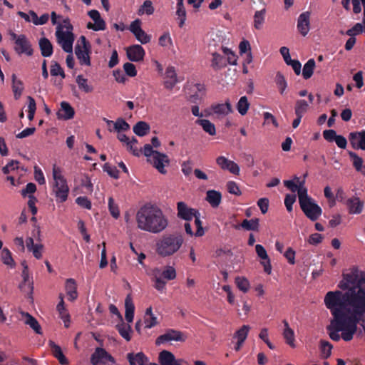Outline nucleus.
Returning a JSON list of instances; mask_svg holds the SVG:
<instances>
[{
    "instance_id": "f257e3e1",
    "label": "nucleus",
    "mask_w": 365,
    "mask_h": 365,
    "mask_svg": "<svg viewBox=\"0 0 365 365\" xmlns=\"http://www.w3.org/2000/svg\"><path fill=\"white\" fill-rule=\"evenodd\" d=\"M344 295L341 291H330L324 297V304L333 316L327 329L330 339L334 341H339L341 338L349 341L357 331L356 319L351 317L348 305L344 301Z\"/></svg>"
},
{
    "instance_id": "f03ea898",
    "label": "nucleus",
    "mask_w": 365,
    "mask_h": 365,
    "mask_svg": "<svg viewBox=\"0 0 365 365\" xmlns=\"http://www.w3.org/2000/svg\"><path fill=\"white\" fill-rule=\"evenodd\" d=\"M338 287L344 291V301L357 327L360 320L365 319V272L356 266L350 267L343 272Z\"/></svg>"
},
{
    "instance_id": "7ed1b4c3",
    "label": "nucleus",
    "mask_w": 365,
    "mask_h": 365,
    "mask_svg": "<svg viewBox=\"0 0 365 365\" xmlns=\"http://www.w3.org/2000/svg\"><path fill=\"white\" fill-rule=\"evenodd\" d=\"M136 222L140 230L159 233L168 226V220L157 206L146 204L137 212Z\"/></svg>"
},
{
    "instance_id": "20e7f679",
    "label": "nucleus",
    "mask_w": 365,
    "mask_h": 365,
    "mask_svg": "<svg viewBox=\"0 0 365 365\" xmlns=\"http://www.w3.org/2000/svg\"><path fill=\"white\" fill-rule=\"evenodd\" d=\"M183 241L180 234L164 235L156 243V252L163 257L173 255L180 250Z\"/></svg>"
},
{
    "instance_id": "39448f33",
    "label": "nucleus",
    "mask_w": 365,
    "mask_h": 365,
    "mask_svg": "<svg viewBox=\"0 0 365 365\" xmlns=\"http://www.w3.org/2000/svg\"><path fill=\"white\" fill-rule=\"evenodd\" d=\"M52 173L54 180L53 192L57 198V201L59 200L60 202H63L66 201L69 192L67 181L62 175L61 168L56 165H53Z\"/></svg>"
},
{
    "instance_id": "423d86ee",
    "label": "nucleus",
    "mask_w": 365,
    "mask_h": 365,
    "mask_svg": "<svg viewBox=\"0 0 365 365\" xmlns=\"http://www.w3.org/2000/svg\"><path fill=\"white\" fill-rule=\"evenodd\" d=\"M63 23L65 24L67 31H63L60 25L56 31V36L58 43L61 44L63 50L66 53H72L73 43L74 41V35L71 31L73 26L70 24L68 19H65Z\"/></svg>"
},
{
    "instance_id": "0eeeda50",
    "label": "nucleus",
    "mask_w": 365,
    "mask_h": 365,
    "mask_svg": "<svg viewBox=\"0 0 365 365\" xmlns=\"http://www.w3.org/2000/svg\"><path fill=\"white\" fill-rule=\"evenodd\" d=\"M91 46L84 36H81L75 47V53L81 65L91 66Z\"/></svg>"
},
{
    "instance_id": "6e6552de",
    "label": "nucleus",
    "mask_w": 365,
    "mask_h": 365,
    "mask_svg": "<svg viewBox=\"0 0 365 365\" xmlns=\"http://www.w3.org/2000/svg\"><path fill=\"white\" fill-rule=\"evenodd\" d=\"M115 363V359L105 349L102 347L96 348L91 356L92 365H105L107 362Z\"/></svg>"
},
{
    "instance_id": "1a4fd4ad",
    "label": "nucleus",
    "mask_w": 365,
    "mask_h": 365,
    "mask_svg": "<svg viewBox=\"0 0 365 365\" xmlns=\"http://www.w3.org/2000/svg\"><path fill=\"white\" fill-rule=\"evenodd\" d=\"M187 336L185 333L170 329L165 334L160 335L155 340L156 345H160L168 341H175L183 342L186 340Z\"/></svg>"
},
{
    "instance_id": "9d476101",
    "label": "nucleus",
    "mask_w": 365,
    "mask_h": 365,
    "mask_svg": "<svg viewBox=\"0 0 365 365\" xmlns=\"http://www.w3.org/2000/svg\"><path fill=\"white\" fill-rule=\"evenodd\" d=\"M304 215L312 221H316L322 213V208L312 199L300 205Z\"/></svg>"
},
{
    "instance_id": "9b49d317",
    "label": "nucleus",
    "mask_w": 365,
    "mask_h": 365,
    "mask_svg": "<svg viewBox=\"0 0 365 365\" xmlns=\"http://www.w3.org/2000/svg\"><path fill=\"white\" fill-rule=\"evenodd\" d=\"M14 50L19 56L25 54L31 56L34 54L32 44L26 35L17 39V42L14 44Z\"/></svg>"
},
{
    "instance_id": "f8f14e48",
    "label": "nucleus",
    "mask_w": 365,
    "mask_h": 365,
    "mask_svg": "<svg viewBox=\"0 0 365 365\" xmlns=\"http://www.w3.org/2000/svg\"><path fill=\"white\" fill-rule=\"evenodd\" d=\"M148 161L161 174H165L167 170L165 167L170 163V159L166 154L155 152L151 158H148Z\"/></svg>"
},
{
    "instance_id": "ddd939ff",
    "label": "nucleus",
    "mask_w": 365,
    "mask_h": 365,
    "mask_svg": "<svg viewBox=\"0 0 365 365\" xmlns=\"http://www.w3.org/2000/svg\"><path fill=\"white\" fill-rule=\"evenodd\" d=\"M177 216L186 222H190L192 220L193 217L198 214V210L194 208L189 207L187 205L182 202L177 203Z\"/></svg>"
},
{
    "instance_id": "4468645a",
    "label": "nucleus",
    "mask_w": 365,
    "mask_h": 365,
    "mask_svg": "<svg viewBox=\"0 0 365 365\" xmlns=\"http://www.w3.org/2000/svg\"><path fill=\"white\" fill-rule=\"evenodd\" d=\"M90 18L93 19L94 24L91 22H88L87 24V28L88 29H92L93 31H104L106 28L105 21L101 17L100 13L98 11L93 9L88 11V13Z\"/></svg>"
},
{
    "instance_id": "2eb2a0df",
    "label": "nucleus",
    "mask_w": 365,
    "mask_h": 365,
    "mask_svg": "<svg viewBox=\"0 0 365 365\" xmlns=\"http://www.w3.org/2000/svg\"><path fill=\"white\" fill-rule=\"evenodd\" d=\"M216 163L222 170H228L234 175L240 174V170L239 165L225 156L217 157L216 159Z\"/></svg>"
},
{
    "instance_id": "dca6fc26",
    "label": "nucleus",
    "mask_w": 365,
    "mask_h": 365,
    "mask_svg": "<svg viewBox=\"0 0 365 365\" xmlns=\"http://www.w3.org/2000/svg\"><path fill=\"white\" fill-rule=\"evenodd\" d=\"M126 54L130 61L140 62L143 60L145 51L140 45L135 44L127 48Z\"/></svg>"
},
{
    "instance_id": "f3484780",
    "label": "nucleus",
    "mask_w": 365,
    "mask_h": 365,
    "mask_svg": "<svg viewBox=\"0 0 365 365\" xmlns=\"http://www.w3.org/2000/svg\"><path fill=\"white\" fill-rule=\"evenodd\" d=\"M348 212L351 215H359L362 212L364 209V202L359 197L353 196L344 202Z\"/></svg>"
},
{
    "instance_id": "a211bd4d",
    "label": "nucleus",
    "mask_w": 365,
    "mask_h": 365,
    "mask_svg": "<svg viewBox=\"0 0 365 365\" xmlns=\"http://www.w3.org/2000/svg\"><path fill=\"white\" fill-rule=\"evenodd\" d=\"M349 140L354 149L365 150V130L350 133Z\"/></svg>"
},
{
    "instance_id": "6ab92c4d",
    "label": "nucleus",
    "mask_w": 365,
    "mask_h": 365,
    "mask_svg": "<svg viewBox=\"0 0 365 365\" xmlns=\"http://www.w3.org/2000/svg\"><path fill=\"white\" fill-rule=\"evenodd\" d=\"M310 29V13L305 11L302 13L297 19V29L299 32L305 36L307 35Z\"/></svg>"
},
{
    "instance_id": "aec40b11",
    "label": "nucleus",
    "mask_w": 365,
    "mask_h": 365,
    "mask_svg": "<svg viewBox=\"0 0 365 365\" xmlns=\"http://www.w3.org/2000/svg\"><path fill=\"white\" fill-rule=\"evenodd\" d=\"M255 251L257 256L262 259L261 264L264 267V272L270 274L272 266L266 250L262 245L257 244L255 245Z\"/></svg>"
},
{
    "instance_id": "412c9836",
    "label": "nucleus",
    "mask_w": 365,
    "mask_h": 365,
    "mask_svg": "<svg viewBox=\"0 0 365 365\" xmlns=\"http://www.w3.org/2000/svg\"><path fill=\"white\" fill-rule=\"evenodd\" d=\"M75 115L74 109L66 101L61 103V108L57 113L58 119L69 120L72 119Z\"/></svg>"
},
{
    "instance_id": "4be33fe9",
    "label": "nucleus",
    "mask_w": 365,
    "mask_h": 365,
    "mask_svg": "<svg viewBox=\"0 0 365 365\" xmlns=\"http://www.w3.org/2000/svg\"><path fill=\"white\" fill-rule=\"evenodd\" d=\"M60 302L56 306V310L58 312L60 318L63 321L66 327H69L70 315L65 307L63 294H59Z\"/></svg>"
},
{
    "instance_id": "5701e85b",
    "label": "nucleus",
    "mask_w": 365,
    "mask_h": 365,
    "mask_svg": "<svg viewBox=\"0 0 365 365\" xmlns=\"http://www.w3.org/2000/svg\"><path fill=\"white\" fill-rule=\"evenodd\" d=\"M127 359L130 365H148L149 360L143 352H138L137 354L128 353L127 354Z\"/></svg>"
},
{
    "instance_id": "b1692460",
    "label": "nucleus",
    "mask_w": 365,
    "mask_h": 365,
    "mask_svg": "<svg viewBox=\"0 0 365 365\" xmlns=\"http://www.w3.org/2000/svg\"><path fill=\"white\" fill-rule=\"evenodd\" d=\"M166 80L164 81L165 88L172 90L178 83L177 74L173 66H169L165 71Z\"/></svg>"
},
{
    "instance_id": "393cba45",
    "label": "nucleus",
    "mask_w": 365,
    "mask_h": 365,
    "mask_svg": "<svg viewBox=\"0 0 365 365\" xmlns=\"http://www.w3.org/2000/svg\"><path fill=\"white\" fill-rule=\"evenodd\" d=\"M294 180H296L297 182L299 184V187L297 190L298 193L299 205H302L304 202L312 200V198L307 195V189L304 186V180L301 181L299 178L297 176L294 178Z\"/></svg>"
},
{
    "instance_id": "a878e982",
    "label": "nucleus",
    "mask_w": 365,
    "mask_h": 365,
    "mask_svg": "<svg viewBox=\"0 0 365 365\" xmlns=\"http://www.w3.org/2000/svg\"><path fill=\"white\" fill-rule=\"evenodd\" d=\"M38 46L42 56L50 57L53 54V45L47 38H41L38 41Z\"/></svg>"
},
{
    "instance_id": "bb28decb",
    "label": "nucleus",
    "mask_w": 365,
    "mask_h": 365,
    "mask_svg": "<svg viewBox=\"0 0 365 365\" xmlns=\"http://www.w3.org/2000/svg\"><path fill=\"white\" fill-rule=\"evenodd\" d=\"M66 294L68 297V300L74 301L78 297L77 284L75 279L70 278L67 279L65 286Z\"/></svg>"
},
{
    "instance_id": "cd10ccee",
    "label": "nucleus",
    "mask_w": 365,
    "mask_h": 365,
    "mask_svg": "<svg viewBox=\"0 0 365 365\" xmlns=\"http://www.w3.org/2000/svg\"><path fill=\"white\" fill-rule=\"evenodd\" d=\"M48 344L53 356L58 360L59 363L62 365L67 364L68 363V359L63 354L61 348L53 341H49Z\"/></svg>"
},
{
    "instance_id": "c85d7f7f",
    "label": "nucleus",
    "mask_w": 365,
    "mask_h": 365,
    "mask_svg": "<svg viewBox=\"0 0 365 365\" xmlns=\"http://www.w3.org/2000/svg\"><path fill=\"white\" fill-rule=\"evenodd\" d=\"M23 282L19 284V289L22 292H28L32 294L33 292V283L29 282V267H26L23 269L21 274Z\"/></svg>"
},
{
    "instance_id": "c756f323",
    "label": "nucleus",
    "mask_w": 365,
    "mask_h": 365,
    "mask_svg": "<svg viewBox=\"0 0 365 365\" xmlns=\"http://www.w3.org/2000/svg\"><path fill=\"white\" fill-rule=\"evenodd\" d=\"M211 109L215 113L221 115H226L232 112V106L229 100H227L225 103L212 105Z\"/></svg>"
},
{
    "instance_id": "7c9ffc66",
    "label": "nucleus",
    "mask_w": 365,
    "mask_h": 365,
    "mask_svg": "<svg viewBox=\"0 0 365 365\" xmlns=\"http://www.w3.org/2000/svg\"><path fill=\"white\" fill-rule=\"evenodd\" d=\"M212 59L211 61V67L215 71H219L227 66V60L224 56L216 52L212 53Z\"/></svg>"
},
{
    "instance_id": "2f4dec72",
    "label": "nucleus",
    "mask_w": 365,
    "mask_h": 365,
    "mask_svg": "<svg viewBox=\"0 0 365 365\" xmlns=\"http://www.w3.org/2000/svg\"><path fill=\"white\" fill-rule=\"evenodd\" d=\"M242 227L246 230L258 231L259 227V220L258 218H252L251 220H244L240 225H236L235 229Z\"/></svg>"
},
{
    "instance_id": "473e14b6",
    "label": "nucleus",
    "mask_w": 365,
    "mask_h": 365,
    "mask_svg": "<svg viewBox=\"0 0 365 365\" xmlns=\"http://www.w3.org/2000/svg\"><path fill=\"white\" fill-rule=\"evenodd\" d=\"M222 195L215 190H208L206 193V200L212 207H217L221 202Z\"/></svg>"
},
{
    "instance_id": "72a5a7b5",
    "label": "nucleus",
    "mask_w": 365,
    "mask_h": 365,
    "mask_svg": "<svg viewBox=\"0 0 365 365\" xmlns=\"http://www.w3.org/2000/svg\"><path fill=\"white\" fill-rule=\"evenodd\" d=\"M144 324L145 329H151L158 324L157 317L153 314L151 307L146 309L144 317Z\"/></svg>"
},
{
    "instance_id": "f704fd0d",
    "label": "nucleus",
    "mask_w": 365,
    "mask_h": 365,
    "mask_svg": "<svg viewBox=\"0 0 365 365\" xmlns=\"http://www.w3.org/2000/svg\"><path fill=\"white\" fill-rule=\"evenodd\" d=\"M22 315L25 317L24 323L26 325H29L36 334H42L41 325L33 316L27 312H22Z\"/></svg>"
},
{
    "instance_id": "c9c22d12",
    "label": "nucleus",
    "mask_w": 365,
    "mask_h": 365,
    "mask_svg": "<svg viewBox=\"0 0 365 365\" xmlns=\"http://www.w3.org/2000/svg\"><path fill=\"white\" fill-rule=\"evenodd\" d=\"M125 317L128 323H131L134 318L135 306L130 297L128 295L125 300Z\"/></svg>"
},
{
    "instance_id": "e433bc0d",
    "label": "nucleus",
    "mask_w": 365,
    "mask_h": 365,
    "mask_svg": "<svg viewBox=\"0 0 365 365\" xmlns=\"http://www.w3.org/2000/svg\"><path fill=\"white\" fill-rule=\"evenodd\" d=\"M284 326L283 336L287 342L292 347H294V332L292 329L289 327V325L287 320H283Z\"/></svg>"
},
{
    "instance_id": "4c0bfd02",
    "label": "nucleus",
    "mask_w": 365,
    "mask_h": 365,
    "mask_svg": "<svg viewBox=\"0 0 365 365\" xmlns=\"http://www.w3.org/2000/svg\"><path fill=\"white\" fill-rule=\"evenodd\" d=\"M349 155L352 159L353 166L356 170L360 172L363 175L365 176V165H363V159L356 153L352 151L349 152Z\"/></svg>"
},
{
    "instance_id": "58836bf2",
    "label": "nucleus",
    "mask_w": 365,
    "mask_h": 365,
    "mask_svg": "<svg viewBox=\"0 0 365 365\" xmlns=\"http://www.w3.org/2000/svg\"><path fill=\"white\" fill-rule=\"evenodd\" d=\"M116 329L119 332L120 335L125 339L127 341H130L132 331L131 327L128 324H125L122 320L121 322L116 325Z\"/></svg>"
},
{
    "instance_id": "ea45409f",
    "label": "nucleus",
    "mask_w": 365,
    "mask_h": 365,
    "mask_svg": "<svg viewBox=\"0 0 365 365\" xmlns=\"http://www.w3.org/2000/svg\"><path fill=\"white\" fill-rule=\"evenodd\" d=\"M176 359L173 353L163 350L159 354V362L160 365H173Z\"/></svg>"
},
{
    "instance_id": "a19ab883",
    "label": "nucleus",
    "mask_w": 365,
    "mask_h": 365,
    "mask_svg": "<svg viewBox=\"0 0 365 365\" xmlns=\"http://www.w3.org/2000/svg\"><path fill=\"white\" fill-rule=\"evenodd\" d=\"M195 123L201 125L203 130L210 135H214L216 133L215 125L207 119H197Z\"/></svg>"
},
{
    "instance_id": "79ce46f5",
    "label": "nucleus",
    "mask_w": 365,
    "mask_h": 365,
    "mask_svg": "<svg viewBox=\"0 0 365 365\" xmlns=\"http://www.w3.org/2000/svg\"><path fill=\"white\" fill-rule=\"evenodd\" d=\"M12 90L14 98L19 99L22 94L24 90V84L21 80L16 79V75H12Z\"/></svg>"
},
{
    "instance_id": "37998d69",
    "label": "nucleus",
    "mask_w": 365,
    "mask_h": 365,
    "mask_svg": "<svg viewBox=\"0 0 365 365\" xmlns=\"http://www.w3.org/2000/svg\"><path fill=\"white\" fill-rule=\"evenodd\" d=\"M150 125L145 121L138 122L133 128V132L138 136L145 135L150 130Z\"/></svg>"
},
{
    "instance_id": "c03bdc74",
    "label": "nucleus",
    "mask_w": 365,
    "mask_h": 365,
    "mask_svg": "<svg viewBox=\"0 0 365 365\" xmlns=\"http://www.w3.org/2000/svg\"><path fill=\"white\" fill-rule=\"evenodd\" d=\"M265 12L266 10L264 9L257 11L254 15V27L257 30H260L262 28V26L264 23L265 19Z\"/></svg>"
},
{
    "instance_id": "a18cd8bd",
    "label": "nucleus",
    "mask_w": 365,
    "mask_h": 365,
    "mask_svg": "<svg viewBox=\"0 0 365 365\" xmlns=\"http://www.w3.org/2000/svg\"><path fill=\"white\" fill-rule=\"evenodd\" d=\"M315 67V61L314 58H310L304 64L302 70V76L304 79H309L312 77Z\"/></svg>"
},
{
    "instance_id": "49530a36",
    "label": "nucleus",
    "mask_w": 365,
    "mask_h": 365,
    "mask_svg": "<svg viewBox=\"0 0 365 365\" xmlns=\"http://www.w3.org/2000/svg\"><path fill=\"white\" fill-rule=\"evenodd\" d=\"M308 108L309 103L305 100H297L294 107L295 115L303 117Z\"/></svg>"
},
{
    "instance_id": "de8ad7c7",
    "label": "nucleus",
    "mask_w": 365,
    "mask_h": 365,
    "mask_svg": "<svg viewBox=\"0 0 365 365\" xmlns=\"http://www.w3.org/2000/svg\"><path fill=\"white\" fill-rule=\"evenodd\" d=\"M76 81L79 88L85 93H91L93 91V87L88 84V80L82 75H78L76 78Z\"/></svg>"
},
{
    "instance_id": "09e8293b",
    "label": "nucleus",
    "mask_w": 365,
    "mask_h": 365,
    "mask_svg": "<svg viewBox=\"0 0 365 365\" xmlns=\"http://www.w3.org/2000/svg\"><path fill=\"white\" fill-rule=\"evenodd\" d=\"M249 108L250 103L248 102L247 96H242L237 104L238 112L242 115H245L247 113Z\"/></svg>"
},
{
    "instance_id": "8fccbe9b",
    "label": "nucleus",
    "mask_w": 365,
    "mask_h": 365,
    "mask_svg": "<svg viewBox=\"0 0 365 365\" xmlns=\"http://www.w3.org/2000/svg\"><path fill=\"white\" fill-rule=\"evenodd\" d=\"M235 281L237 288L240 290H241L244 293L248 292L250 289V282L247 278L238 276L235 278Z\"/></svg>"
},
{
    "instance_id": "3c124183",
    "label": "nucleus",
    "mask_w": 365,
    "mask_h": 365,
    "mask_svg": "<svg viewBox=\"0 0 365 365\" xmlns=\"http://www.w3.org/2000/svg\"><path fill=\"white\" fill-rule=\"evenodd\" d=\"M332 348V345L329 341H320V350L323 358L327 359L330 356Z\"/></svg>"
},
{
    "instance_id": "603ef678",
    "label": "nucleus",
    "mask_w": 365,
    "mask_h": 365,
    "mask_svg": "<svg viewBox=\"0 0 365 365\" xmlns=\"http://www.w3.org/2000/svg\"><path fill=\"white\" fill-rule=\"evenodd\" d=\"M130 129L129 124L122 118H119L113 123V130L118 133L126 131Z\"/></svg>"
},
{
    "instance_id": "864d4df0",
    "label": "nucleus",
    "mask_w": 365,
    "mask_h": 365,
    "mask_svg": "<svg viewBox=\"0 0 365 365\" xmlns=\"http://www.w3.org/2000/svg\"><path fill=\"white\" fill-rule=\"evenodd\" d=\"M1 258L4 264L10 266L11 267H14L15 266V262L12 258L11 253L7 248L2 249L1 251Z\"/></svg>"
},
{
    "instance_id": "5fc2aeb1",
    "label": "nucleus",
    "mask_w": 365,
    "mask_h": 365,
    "mask_svg": "<svg viewBox=\"0 0 365 365\" xmlns=\"http://www.w3.org/2000/svg\"><path fill=\"white\" fill-rule=\"evenodd\" d=\"M276 84L279 88V93L283 95L286 88L287 87V83L284 77V76L278 72L276 75L275 78Z\"/></svg>"
},
{
    "instance_id": "6e6d98bb",
    "label": "nucleus",
    "mask_w": 365,
    "mask_h": 365,
    "mask_svg": "<svg viewBox=\"0 0 365 365\" xmlns=\"http://www.w3.org/2000/svg\"><path fill=\"white\" fill-rule=\"evenodd\" d=\"M154 12V8L153 6V3L150 0H146L143 2V5L138 10V14L142 15L145 13L148 15H151Z\"/></svg>"
},
{
    "instance_id": "4d7b16f0",
    "label": "nucleus",
    "mask_w": 365,
    "mask_h": 365,
    "mask_svg": "<svg viewBox=\"0 0 365 365\" xmlns=\"http://www.w3.org/2000/svg\"><path fill=\"white\" fill-rule=\"evenodd\" d=\"M250 327L248 325H243L239 330H237L234 337L237 338V340L245 341L248 335Z\"/></svg>"
},
{
    "instance_id": "13d9d810",
    "label": "nucleus",
    "mask_w": 365,
    "mask_h": 365,
    "mask_svg": "<svg viewBox=\"0 0 365 365\" xmlns=\"http://www.w3.org/2000/svg\"><path fill=\"white\" fill-rule=\"evenodd\" d=\"M193 218H195V225L197 227L196 232L195 233V235L196 237H202L205 235V230L202 227V223L200 220V213L198 212V214H196Z\"/></svg>"
},
{
    "instance_id": "bf43d9fd",
    "label": "nucleus",
    "mask_w": 365,
    "mask_h": 365,
    "mask_svg": "<svg viewBox=\"0 0 365 365\" xmlns=\"http://www.w3.org/2000/svg\"><path fill=\"white\" fill-rule=\"evenodd\" d=\"M50 73L53 76H61L62 78H64L66 76L65 73L60 64L55 61L52 62Z\"/></svg>"
},
{
    "instance_id": "052dcab7",
    "label": "nucleus",
    "mask_w": 365,
    "mask_h": 365,
    "mask_svg": "<svg viewBox=\"0 0 365 365\" xmlns=\"http://www.w3.org/2000/svg\"><path fill=\"white\" fill-rule=\"evenodd\" d=\"M176 14L179 20L178 26L182 28L186 20V11L184 6H177Z\"/></svg>"
},
{
    "instance_id": "680f3d73",
    "label": "nucleus",
    "mask_w": 365,
    "mask_h": 365,
    "mask_svg": "<svg viewBox=\"0 0 365 365\" xmlns=\"http://www.w3.org/2000/svg\"><path fill=\"white\" fill-rule=\"evenodd\" d=\"M162 277L167 280H173L176 277V271L173 267L167 266L162 272Z\"/></svg>"
},
{
    "instance_id": "e2e57ef3",
    "label": "nucleus",
    "mask_w": 365,
    "mask_h": 365,
    "mask_svg": "<svg viewBox=\"0 0 365 365\" xmlns=\"http://www.w3.org/2000/svg\"><path fill=\"white\" fill-rule=\"evenodd\" d=\"M108 209L110 212V215L114 218H118L120 215L119 209L118 205L114 203V200L113 199V197H109L108 199Z\"/></svg>"
},
{
    "instance_id": "0e129e2a",
    "label": "nucleus",
    "mask_w": 365,
    "mask_h": 365,
    "mask_svg": "<svg viewBox=\"0 0 365 365\" xmlns=\"http://www.w3.org/2000/svg\"><path fill=\"white\" fill-rule=\"evenodd\" d=\"M103 169L105 172H106L110 177L113 178H119V171L117 170V168L115 166H111L109 163H105Z\"/></svg>"
},
{
    "instance_id": "69168bd1",
    "label": "nucleus",
    "mask_w": 365,
    "mask_h": 365,
    "mask_svg": "<svg viewBox=\"0 0 365 365\" xmlns=\"http://www.w3.org/2000/svg\"><path fill=\"white\" fill-rule=\"evenodd\" d=\"M227 191L233 195H235L237 196L241 195L242 192L240 190L239 186L234 181H229L227 183Z\"/></svg>"
},
{
    "instance_id": "338daca9",
    "label": "nucleus",
    "mask_w": 365,
    "mask_h": 365,
    "mask_svg": "<svg viewBox=\"0 0 365 365\" xmlns=\"http://www.w3.org/2000/svg\"><path fill=\"white\" fill-rule=\"evenodd\" d=\"M76 202L81 207L86 208L87 210L91 209V202L88 200L87 197H78L76 199Z\"/></svg>"
},
{
    "instance_id": "774afa93",
    "label": "nucleus",
    "mask_w": 365,
    "mask_h": 365,
    "mask_svg": "<svg viewBox=\"0 0 365 365\" xmlns=\"http://www.w3.org/2000/svg\"><path fill=\"white\" fill-rule=\"evenodd\" d=\"M138 41L143 44H145L150 41V36L148 35L143 29L138 31L135 35Z\"/></svg>"
}]
</instances>
